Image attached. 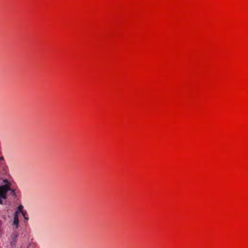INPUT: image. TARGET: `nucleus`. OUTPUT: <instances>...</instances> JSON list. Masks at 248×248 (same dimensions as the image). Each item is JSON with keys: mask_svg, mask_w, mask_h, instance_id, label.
Listing matches in <instances>:
<instances>
[{"mask_svg": "<svg viewBox=\"0 0 248 248\" xmlns=\"http://www.w3.org/2000/svg\"><path fill=\"white\" fill-rule=\"evenodd\" d=\"M4 182L6 183L5 185L0 186V197L3 199L7 198V193L9 190H11V183L9 182L7 180H4Z\"/></svg>", "mask_w": 248, "mask_h": 248, "instance_id": "1", "label": "nucleus"}, {"mask_svg": "<svg viewBox=\"0 0 248 248\" xmlns=\"http://www.w3.org/2000/svg\"><path fill=\"white\" fill-rule=\"evenodd\" d=\"M18 212H16L14 216V224L16 226V228L18 227L19 223L18 217Z\"/></svg>", "mask_w": 248, "mask_h": 248, "instance_id": "2", "label": "nucleus"}, {"mask_svg": "<svg viewBox=\"0 0 248 248\" xmlns=\"http://www.w3.org/2000/svg\"><path fill=\"white\" fill-rule=\"evenodd\" d=\"M17 237V234L16 233H14L11 235V243L12 245L14 244L16 242V239Z\"/></svg>", "mask_w": 248, "mask_h": 248, "instance_id": "3", "label": "nucleus"}, {"mask_svg": "<svg viewBox=\"0 0 248 248\" xmlns=\"http://www.w3.org/2000/svg\"><path fill=\"white\" fill-rule=\"evenodd\" d=\"M18 208L19 211H20L21 212H22L23 213V211H22L23 206L22 205H19L18 206Z\"/></svg>", "mask_w": 248, "mask_h": 248, "instance_id": "4", "label": "nucleus"}, {"mask_svg": "<svg viewBox=\"0 0 248 248\" xmlns=\"http://www.w3.org/2000/svg\"><path fill=\"white\" fill-rule=\"evenodd\" d=\"M10 191H11V194H12L13 195H16L15 190L14 189L11 188V190Z\"/></svg>", "mask_w": 248, "mask_h": 248, "instance_id": "5", "label": "nucleus"}, {"mask_svg": "<svg viewBox=\"0 0 248 248\" xmlns=\"http://www.w3.org/2000/svg\"><path fill=\"white\" fill-rule=\"evenodd\" d=\"M1 197H0V204H2V200L1 199Z\"/></svg>", "mask_w": 248, "mask_h": 248, "instance_id": "6", "label": "nucleus"}, {"mask_svg": "<svg viewBox=\"0 0 248 248\" xmlns=\"http://www.w3.org/2000/svg\"><path fill=\"white\" fill-rule=\"evenodd\" d=\"M22 214H23V216H24V218H26V217H25V215H24V214L23 213Z\"/></svg>", "mask_w": 248, "mask_h": 248, "instance_id": "7", "label": "nucleus"}]
</instances>
